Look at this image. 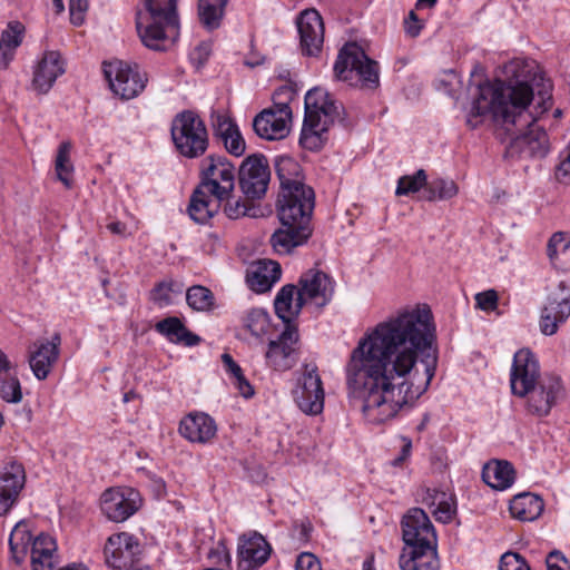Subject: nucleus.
Wrapping results in <instances>:
<instances>
[{
  "mask_svg": "<svg viewBox=\"0 0 570 570\" xmlns=\"http://www.w3.org/2000/svg\"><path fill=\"white\" fill-rule=\"evenodd\" d=\"M438 365L436 330L426 305L406 308L360 338L345 365L350 399L368 423L382 424L423 395Z\"/></svg>",
  "mask_w": 570,
  "mask_h": 570,
  "instance_id": "f257e3e1",
  "label": "nucleus"
},
{
  "mask_svg": "<svg viewBox=\"0 0 570 570\" xmlns=\"http://www.w3.org/2000/svg\"><path fill=\"white\" fill-rule=\"evenodd\" d=\"M538 66L534 60L513 59L504 66L505 80L478 85V95L466 115V125L476 128L488 114L499 136H504L515 126H525L531 120L528 106L533 98L531 83L537 80Z\"/></svg>",
  "mask_w": 570,
  "mask_h": 570,
  "instance_id": "f03ea898",
  "label": "nucleus"
},
{
  "mask_svg": "<svg viewBox=\"0 0 570 570\" xmlns=\"http://www.w3.org/2000/svg\"><path fill=\"white\" fill-rule=\"evenodd\" d=\"M136 14V29L145 47L165 51L178 36L177 0H144Z\"/></svg>",
  "mask_w": 570,
  "mask_h": 570,
  "instance_id": "7ed1b4c3",
  "label": "nucleus"
},
{
  "mask_svg": "<svg viewBox=\"0 0 570 570\" xmlns=\"http://www.w3.org/2000/svg\"><path fill=\"white\" fill-rule=\"evenodd\" d=\"M344 108L328 92L313 88L305 96V117L299 144L308 150L321 149L327 140L328 128L335 121H344L341 117Z\"/></svg>",
  "mask_w": 570,
  "mask_h": 570,
  "instance_id": "20e7f679",
  "label": "nucleus"
},
{
  "mask_svg": "<svg viewBox=\"0 0 570 570\" xmlns=\"http://www.w3.org/2000/svg\"><path fill=\"white\" fill-rule=\"evenodd\" d=\"M337 79L375 89L380 85L379 65L370 59L356 43L345 45L338 52L334 65Z\"/></svg>",
  "mask_w": 570,
  "mask_h": 570,
  "instance_id": "39448f33",
  "label": "nucleus"
},
{
  "mask_svg": "<svg viewBox=\"0 0 570 570\" xmlns=\"http://www.w3.org/2000/svg\"><path fill=\"white\" fill-rule=\"evenodd\" d=\"M170 134L177 151L186 158H198L208 148L206 125L193 110H184L174 117Z\"/></svg>",
  "mask_w": 570,
  "mask_h": 570,
  "instance_id": "423d86ee",
  "label": "nucleus"
},
{
  "mask_svg": "<svg viewBox=\"0 0 570 570\" xmlns=\"http://www.w3.org/2000/svg\"><path fill=\"white\" fill-rule=\"evenodd\" d=\"M493 129L498 139L508 142L505 154L509 157L543 158L549 151L548 135L532 115L529 124L515 126L504 136H499L494 125Z\"/></svg>",
  "mask_w": 570,
  "mask_h": 570,
  "instance_id": "0eeeda50",
  "label": "nucleus"
},
{
  "mask_svg": "<svg viewBox=\"0 0 570 570\" xmlns=\"http://www.w3.org/2000/svg\"><path fill=\"white\" fill-rule=\"evenodd\" d=\"M236 168L225 157L209 155L202 161L199 187L219 202L228 199L235 188Z\"/></svg>",
  "mask_w": 570,
  "mask_h": 570,
  "instance_id": "6e6552de",
  "label": "nucleus"
},
{
  "mask_svg": "<svg viewBox=\"0 0 570 570\" xmlns=\"http://www.w3.org/2000/svg\"><path fill=\"white\" fill-rule=\"evenodd\" d=\"M104 73L111 91L120 99L129 100L146 88L148 77L136 62L115 60L104 63Z\"/></svg>",
  "mask_w": 570,
  "mask_h": 570,
  "instance_id": "1a4fd4ad",
  "label": "nucleus"
},
{
  "mask_svg": "<svg viewBox=\"0 0 570 570\" xmlns=\"http://www.w3.org/2000/svg\"><path fill=\"white\" fill-rule=\"evenodd\" d=\"M315 205V194L309 186H293L279 191L277 209L282 225L296 224L309 227Z\"/></svg>",
  "mask_w": 570,
  "mask_h": 570,
  "instance_id": "9d476101",
  "label": "nucleus"
},
{
  "mask_svg": "<svg viewBox=\"0 0 570 570\" xmlns=\"http://www.w3.org/2000/svg\"><path fill=\"white\" fill-rule=\"evenodd\" d=\"M570 316V285L560 281L549 287L547 303L541 311L540 330L544 335L557 333Z\"/></svg>",
  "mask_w": 570,
  "mask_h": 570,
  "instance_id": "9b49d317",
  "label": "nucleus"
},
{
  "mask_svg": "<svg viewBox=\"0 0 570 570\" xmlns=\"http://www.w3.org/2000/svg\"><path fill=\"white\" fill-rule=\"evenodd\" d=\"M268 161L263 155L248 156L238 169L239 186L247 199H261L269 184Z\"/></svg>",
  "mask_w": 570,
  "mask_h": 570,
  "instance_id": "f8f14e48",
  "label": "nucleus"
},
{
  "mask_svg": "<svg viewBox=\"0 0 570 570\" xmlns=\"http://www.w3.org/2000/svg\"><path fill=\"white\" fill-rule=\"evenodd\" d=\"M140 505V494L132 488H110L100 498L101 512L112 522L126 521L139 510Z\"/></svg>",
  "mask_w": 570,
  "mask_h": 570,
  "instance_id": "ddd939ff",
  "label": "nucleus"
},
{
  "mask_svg": "<svg viewBox=\"0 0 570 570\" xmlns=\"http://www.w3.org/2000/svg\"><path fill=\"white\" fill-rule=\"evenodd\" d=\"M525 397L527 411L532 415L543 417L549 415L552 407L564 397V389L558 376L546 375L529 389Z\"/></svg>",
  "mask_w": 570,
  "mask_h": 570,
  "instance_id": "4468645a",
  "label": "nucleus"
},
{
  "mask_svg": "<svg viewBox=\"0 0 570 570\" xmlns=\"http://www.w3.org/2000/svg\"><path fill=\"white\" fill-rule=\"evenodd\" d=\"M297 406L306 414L316 415L324 407V390L315 365H306L294 391Z\"/></svg>",
  "mask_w": 570,
  "mask_h": 570,
  "instance_id": "2eb2a0df",
  "label": "nucleus"
},
{
  "mask_svg": "<svg viewBox=\"0 0 570 570\" xmlns=\"http://www.w3.org/2000/svg\"><path fill=\"white\" fill-rule=\"evenodd\" d=\"M543 376L534 354L522 348L514 354L511 368V391L514 395L525 397L529 389L533 387Z\"/></svg>",
  "mask_w": 570,
  "mask_h": 570,
  "instance_id": "dca6fc26",
  "label": "nucleus"
},
{
  "mask_svg": "<svg viewBox=\"0 0 570 570\" xmlns=\"http://www.w3.org/2000/svg\"><path fill=\"white\" fill-rule=\"evenodd\" d=\"M298 338V331L295 325L285 326L277 340H272L268 343V348L265 353L267 365L276 371L292 368L297 360L296 345Z\"/></svg>",
  "mask_w": 570,
  "mask_h": 570,
  "instance_id": "f3484780",
  "label": "nucleus"
},
{
  "mask_svg": "<svg viewBox=\"0 0 570 570\" xmlns=\"http://www.w3.org/2000/svg\"><path fill=\"white\" fill-rule=\"evenodd\" d=\"M298 286L301 302L324 307L334 295L335 283L326 273L320 269H308L299 277Z\"/></svg>",
  "mask_w": 570,
  "mask_h": 570,
  "instance_id": "a211bd4d",
  "label": "nucleus"
},
{
  "mask_svg": "<svg viewBox=\"0 0 570 570\" xmlns=\"http://www.w3.org/2000/svg\"><path fill=\"white\" fill-rule=\"evenodd\" d=\"M402 534L406 547L436 544V534L428 514L420 508L411 509L402 520Z\"/></svg>",
  "mask_w": 570,
  "mask_h": 570,
  "instance_id": "6ab92c4d",
  "label": "nucleus"
},
{
  "mask_svg": "<svg viewBox=\"0 0 570 570\" xmlns=\"http://www.w3.org/2000/svg\"><path fill=\"white\" fill-rule=\"evenodd\" d=\"M26 484V470L17 461L3 466L0 473V515H4L18 502Z\"/></svg>",
  "mask_w": 570,
  "mask_h": 570,
  "instance_id": "aec40b11",
  "label": "nucleus"
},
{
  "mask_svg": "<svg viewBox=\"0 0 570 570\" xmlns=\"http://www.w3.org/2000/svg\"><path fill=\"white\" fill-rule=\"evenodd\" d=\"M297 29L303 53L317 56L324 42V23L321 14L314 9L303 11L297 19Z\"/></svg>",
  "mask_w": 570,
  "mask_h": 570,
  "instance_id": "412c9836",
  "label": "nucleus"
},
{
  "mask_svg": "<svg viewBox=\"0 0 570 570\" xmlns=\"http://www.w3.org/2000/svg\"><path fill=\"white\" fill-rule=\"evenodd\" d=\"M138 552L137 540L127 532L112 534L105 546L106 562L116 570L129 568Z\"/></svg>",
  "mask_w": 570,
  "mask_h": 570,
  "instance_id": "4be33fe9",
  "label": "nucleus"
},
{
  "mask_svg": "<svg viewBox=\"0 0 570 570\" xmlns=\"http://www.w3.org/2000/svg\"><path fill=\"white\" fill-rule=\"evenodd\" d=\"M65 71L61 55L55 50L46 51L33 67L32 89L40 95L47 94Z\"/></svg>",
  "mask_w": 570,
  "mask_h": 570,
  "instance_id": "5701e85b",
  "label": "nucleus"
},
{
  "mask_svg": "<svg viewBox=\"0 0 570 570\" xmlns=\"http://www.w3.org/2000/svg\"><path fill=\"white\" fill-rule=\"evenodd\" d=\"M210 121L214 135L224 144L226 150L233 156L240 157L246 145L234 120L225 112L213 110Z\"/></svg>",
  "mask_w": 570,
  "mask_h": 570,
  "instance_id": "b1692460",
  "label": "nucleus"
},
{
  "mask_svg": "<svg viewBox=\"0 0 570 570\" xmlns=\"http://www.w3.org/2000/svg\"><path fill=\"white\" fill-rule=\"evenodd\" d=\"M59 335H55L52 341L37 342L33 350L30 351L29 364L32 373L38 380L48 377L53 364L59 356Z\"/></svg>",
  "mask_w": 570,
  "mask_h": 570,
  "instance_id": "393cba45",
  "label": "nucleus"
},
{
  "mask_svg": "<svg viewBox=\"0 0 570 570\" xmlns=\"http://www.w3.org/2000/svg\"><path fill=\"white\" fill-rule=\"evenodd\" d=\"M217 432V426L212 416L203 412L189 413L179 424V433L183 438L195 443H207Z\"/></svg>",
  "mask_w": 570,
  "mask_h": 570,
  "instance_id": "a878e982",
  "label": "nucleus"
},
{
  "mask_svg": "<svg viewBox=\"0 0 570 570\" xmlns=\"http://www.w3.org/2000/svg\"><path fill=\"white\" fill-rule=\"evenodd\" d=\"M269 553V544L263 535L254 533L248 538L243 537L238 544L239 568L254 570L267 561Z\"/></svg>",
  "mask_w": 570,
  "mask_h": 570,
  "instance_id": "bb28decb",
  "label": "nucleus"
},
{
  "mask_svg": "<svg viewBox=\"0 0 570 570\" xmlns=\"http://www.w3.org/2000/svg\"><path fill=\"white\" fill-rule=\"evenodd\" d=\"M399 564L402 570H439L436 544L405 547Z\"/></svg>",
  "mask_w": 570,
  "mask_h": 570,
  "instance_id": "cd10ccee",
  "label": "nucleus"
},
{
  "mask_svg": "<svg viewBox=\"0 0 570 570\" xmlns=\"http://www.w3.org/2000/svg\"><path fill=\"white\" fill-rule=\"evenodd\" d=\"M281 265L274 261H258L246 274V282L256 293H265L281 278Z\"/></svg>",
  "mask_w": 570,
  "mask_h": 570,
  "instance_id": "c85d7f7f",
  "label": "nucleus"
},
{
  "mask_svg": "<svg viewBox=\"0 0 570 570\" xmlns=\"http://www.w3.org/2000/svg\"><path fill=\"white\" fill-rule=\"evenodd\" d=\"M291 121L272 110H263L254 118L253 128L261 138L278 140L288 135Z\"/></svg>",
  "mask_w": 570,
  "mask_h": 570,
  "instance_id": "c756f323",
  "label": "nucleus"
},
{
  "mask_svg": "<svg viewBox=\"0 0 570 570\" xmlns=\"http://www.w3.org/2000/svg\"><path fill=\"white\" fill-rule=\"evenodd\" d=\"M311 235V229L304 225L286 224L271 237V244L279 254H289L293 248L304 244Z\"/></svg>",
  "mask_w": 570,
  "mask_h": 570,
  "instance_id": "7c9ffc66",
  "label": "nucleus"
},
{
  "mask_svg": "<svg viewBox=\"0 0 570 570\" xmlns=\"http://www.w3.org/2000/svg\"><path fill=\"white\" fill-rule=\"evenodd\" d=\"M304 305L299 301L298 289L292 284L283 286L274 301L275 313L285 326L293 325V320L298 316Z\"/></svg>",
  "mask_w": 570,
  "mask_h": 570,
  "instance_id": "2f4dec72",
  "label": "nucleus"
},
{
  "mask_svg": "<svg viewBox=\"0 0 570 570\" xmlns=\"http://www.w3.org/2000/svg\"><path fill=\"white\" fill-rule=\"evenodd\" d=\"M220 203L212 199L210 194L198 186L190 197L188 214L194 222L206 224L217 213Z\"/></svg>",
  "mask_w": 570,
  "mask_h": 570,
  "instance_id": "473e14b6",
  "label": "nucleus"
},
{
  "mask_svg": "<svg viewBox=\"0 0 570 570\" xmlns=\"http://www.w3.org/2000/svg\"><path fill=\"white\" fill-rule=\"evenodd\" d=\"M543 500L532 493L517 494L510 502V513L520 521H534L543 512Z\"/></svg>",
  "mask_w": 570,
  "mask_h": 570,
  "instance_id": "72a5a7b5",
  "label": "nucleus"
},
{
  "mask_svg": "<svg viewBox=\"0 0 570 570\" xmlns=\"http://www.w3.org/2000/svg\"><path fill=\"white\" fill-rule=\"evenodd\" d=\"M482 479L495 490H505L514 481V470L508 461L493 460L483 466Z\"/></svg>",
  "mask_w": 570,
  "mask_h": 570,
  "instance_id": "f704fd0d",
  "label": "nucleus"
},
{
  "mask_svg": "<svg viewBox=\"0 0 570 570\" xmlns=\"http://www.w3.org/2000/svg\"><path fill=\"white\" fill-rule=\"evenodd\" d=\"M155 327L158 333L174 343L195 346L200 342V337L190 332L178 317H167L158 322Z\"/></svg>",
  "mask_w": 570,
  "mask_h": 570,
  "instance_id": "c9c22d12",
  "label": "nucleus"
},
{
  "mask_svg": "<svg viewBox=\"0 0 570 570\" xmlns=\"http://www.w3.org/2000/svg\"><path fill=\"white\" fill-rule=\"evenodd\" d=\"M275 171L279 179L281 190L293 186H306L303 183L301 165L291 156H277L274 161Z\"/></svg>",
  "mask_w": 570,
  "mask_h": 570,
  "instance_id": "e433bc0d",
  "label": "nucleus"
},
{
  "mask_svg": "<svg viewBox=\"0 0 570 570\" xmlns=\"http://www.w3.org/2000/svg\"><path fill=\"white\" fill-rule=\"evenodd\" d=\"M36 538L32 540V535L27 522L20 521L12 529L9 538V547L12 559L17 564L23 562L28 553V548L30 544H33Z\"/></svg>",
  "mask_w": 570,
  "mask_h": 570,
  "instance_id": "4c0bfd02",
  "label": "nucleus"
},
{
  "mask_svg": "<svg viewBox=\"0 0 570 570\" xmlns=\"http://www.w3.org/2000/svg\"><path fill=\"white\" fill-rule=\"evenodd\" d=\"M547 253L556 267L570 269V238L567 240L564 233L558 232L551 236Z\"/></svg>",
  "mask_w": 570,
  "mask_h": 570,
  "instance_id": "58836bf2",
  "label": "nucleus"
},
{
  "mask_svg": "<svg viewBox=\"0 0 570 570\" xmlns=\"http://www.w3.org/2000/svg\"><path fill=\"white\" fill-rule=\"evenodd\" d=\"M186 303L196 312H212L216 308L214 293L203 285H193L186 291Z\"/></svg>",
  "mask_w": 570,
  "mask_h": 570,
  "instance_id": "ea45409f",
  "label": "nucleus"
},
{
  "mask_svg": "<svg viewBox=\"0 0 570 570\" xmlns=\"http://www.w3.org/2000/svg\"><path fill=\"white\" fill-rule=\"evenodd\" d=\"M228 0H198V14L207 29H216L224 17Z\"/></svg>",
  "mask_w": 570,
  "mask_h": 570,
  "instance_id": "a19ab883",
  "label": "nucleus"
},
{
  "mask_svg": "<svg viewBox=\"0 0 570 570\" xmlns=\"http://www.w3.org/2000/svg\"><path fill=\"white\" fill-rule=\"evenodd\" d=\"M71 144L63 141L59 145L55 160V170L57 178L65 185L66 188H71L73 185V165L70 159Z\"/></svg>",
  "mask_w": 570,
  "mask_h": 570,
  "instance_id": "79ce46f5",
  "label": "nucleus"
},
{
  "mask_svg": "<svg viewBox=\"0 0 570 570\" xmlns=\"http://www.w3.org/2000/svg\"><path fill=\"white\" fill-rule=\"evenodd\" d=\"M432 504L435 505L433 515L442 523H450L456 514V502L451 494L438 492Z\"/></svg>",
  "mask_w": 570,
  "mask_h": 570,
  "instance_id": "37998d69",
  "label": "nucleus"
},
{
  "mask_svg": "<svg viewBox=\"0 0 570 570\" xmlns=\"http://www.w3.org/2000/svg\"><path fill=\"white\" fill-rule=\"evenodd\" d=\"M183 286L173 279L157 283L149 293V299L159 307H166L173 303L171 293H181Z\"/></svg>",
  "mask_w": 570,
  "mask_h": 570,
  "instance_id": "c03bdc74",
  "label": "nucleus"
},
{
  "mask_svg": "<svg viewBox=\"0 0 570 570\" xmlns=\"http://www.w3.org/2000/svg\"><path fill=\"white\" fill-rule=\"evenodd\" d=\"M458 194V186L453 180L438 178L431 181L426 188L424 198L429 202L436 199H450Z\"/></svg>",
  "mask_w": 570,
  "mask_h": 570,
  "instance_id": "a18cd8bd",
  "label": "nucleus"
},
{
  "mask_svg": "<svg viewBox=\"0 0 570 570\" xmlns=\"http://www.w3.org/2000/svg\"><path fill=\"white\" fill-rule=\"evenodd\" d=\"M244 325L252 335L259 337L269 328V316L262 308H252L244 317Z\"/></svg>",
  "mask_w": 570,
  "mask_h": 570,
  "instance_id": "49530a36",
  "label": "nucleus"
},
{
  "mask_svg": "<svg viewBox=\"0 0 570 570\" xmlns=\"http://www.w3.org/2000/svg\"><path fill=\"white\" fill-rule=\"evenodd\" d=\"M425 170L419 169L414 175H405L399 178L395 194L397 196L410 195L419 191L426 185Z\"/></svg>",
  "mask_w": 570,
  "mask_h": 570,
  "instance_id": "de8ad7c7",
  "label": "nucleus"
},
{
  "mask_svg": "<svg viewBox=\"0 0 570 570\" xmlns=\"http://www.w3.org/2000/svg\"><path fill=\"white\" fill-rule=\"evenodd\" d=\"M0 397L8 403H20L22 400V390L17 376L0 379Z\"/></svg>",
  "mask_w": 570,
  "mask_h": 570,
  "instance_id": "09e8293b",
  "label": "nucleus"
},
{
  "mask_svg": "<svg viewBox=\"0 0 570 570\" xmlns=\"http://www.w3.org/2000/svg\"><path fill=\"white\" fill-rule=\"evenodd\" d=\"M24 27L19 21H12L7 29L2 31L0 37V46L17 50L23 38Z\"/></svg>",
  "mask_w": 570,
  "mask_h": 570,
  "instance_id": "8fccbe9b",
  "label": "nucleus"
},
{
  "mask_svg": "<svg viewBox=\"0 0 570 570\" xmlns=\"http://www.w3.org/2000/svg\"><path fill=\"white\" fill-rule=\"evenodd\" d=\"M499 570H530V567L521 554L508 551L500 559Z\"/></svg>",
  "mask_w": 570,
  "mask_h": 570,
  "instance_id": "3c124183",
  "label": "nucleus"
},
{
  "mask_svg": "<svg viewBox=\"0 0 570 570\" xmlns=\"http://www.w3.org/2000/svg\"><path fill=\"white\" fill-rule=\"evenodd\" d=\"M556 179L564 185H570V144L560 154V163L556 167Z\"/></svg>",
  "mask_w": 570,
  "mask_h": 570,
  "instance_id": "603ef678",
  "label": "nucleus"
},
{
  "mask_svg": "<svg viewBox=\"0 0 570 570\" xmlns=\"http://www.w3.org/2000/svg\"><path fill=\"white\" fill-rule=\"evenodd\" d=\"M476 307L490 312L498 307V293L494 289H488L475 295Z\"/></svg>",
  "mask_w": 570,
  "mask_h": 570,
  "instance_id": "864d4df0",
  "label": "nucleus"
},
{
  "mask_svg": "<svg viewBox=\"0 0 570 570\" xmlns=\"http://www.w3.org/2000/svg\"><path fill=\"white\" fill-rule=\"evenodd\" d=\"M225 200L227 203L225 205L224 210H225L227 217H229L232 219H237L242 216L248 215V212L250 208L242 199H233L232 200L229 197L228 199H225Z\"/></svg>",
  "mask_w": 570,
  "mask_h": 570,
  "instance_id": "5fc2aeb1",
  "label": "nucleus"
},
{
  "mask_svg": "<svg viewBox=\"0 0 570 570\" xmlns=\"http://www.w3.org/2000/svg\"><path fill=\"white\" fill-rule=\"evenodd\" d=\"M88 9L87 0H69L70 21L75 26H80L85 20V13Z\"/></svg>",
  "mask_w": 570,
  "mask_h": 570,
  "instance_id": "6e6d98bb",
  "label": "nucleus"
},
{
  "mask_svg": "<svg viewBox=\"0 0 570 570\" xmlns=\"http://www.w3.org/2000/svg\"><path fill=\"white\" fill-rule=\"evenodd\" d=\"M208 559L213 564L229 566L232 561L230 554L223 542H218V544L208 552Z\"/></svg>",
  "mask_w": 570,
  "mask_h": 570,
  "instance_id": "4d7b16f0",
  "label": "nucleus"
},
{
  "mask_svg": "<svg viewBox=\"0 0 570 570\" xmlns=\"http://www.w3.org/2000/svg\"><path fill=\"white\" fill-rule=\"evenodd\" d=\"M295 567L296 570H322L318 559L309 552L301 553Z\"/></svg>",
  "mask_w": 570,
  "mask_h": 570,
  "instance_id": "13d9d810",
  "label": "nucleus"
},
{
  "mask_svg": "<svg viewBox=\"0 0 570 570\" xmlns=\"http://www.w3.org/2000/svg\"><path fill=\"white\" fill-rule=\"evenodd\" d=\"M546 563L548 570H569L567 559L559 551L550 552Z\"/></svg>",
  "mask_w": 570,
  "mask_h": 570,
  "instance_id": "bf43d9fd",
  "label": "nucleus"
},
{
  "mask_svg": "<svg viewBox=\"0 0 570 570\" xmlns=\"http://www.w3.org/2000/svg\"><path fill=\"white\" fill-rule=\"evenodd\" d=\"M232 383L238 390L242 396L249 399L254 395V389L244 374H240L234 379H232Z\"/></svg>",
  "mask_w": 570,
  "mask_h": 570,
  "instance_id": "052dcab7",
  "label": "nucleus"
},
{
  "mask_svg": "<svg viewBox=\"0 0 570 570\" xmlns=\"http://www.w3.org/2000/svg\"><path fill=\"white\" fill-rule=\"evenodd\" d=\"M222 362L226 372L229 374L230 380L243 374V370L240 366L233 360V357L228 353H224L222 355Z\"/></svg>",
  "mask_w": 570,
  "mask_h": 570,
  "instance_id": "680f3d73",
  "label": "nucleus"
},
{
  "mask_svg": "<svg viewBox=\"0 0 570 570\" xmlns=\"http://www.w3.org/2000/svg\"><path fill=\"white\" fill-rule=\"evenodd\" d=\"M422 29L419 23L417 16L414 11H410L407 19L405 20V30L411 37H416Z\"/></svg>",
  "mask_w": 570,
  "mask_h": 570,
  "instance_id": "e2e57ef3",
  "label": "nucleus"
},
{
  "mask_svg": "<svg viewBox=\"0 0 570 570\" xmlns=\"http://www.w3.org/2000/svg\"><path fill=\"white\" fill-rule=\"evenodd\" d=\"M402 449L397 458L392 461L394 466L401 465L411 454L412 441L409 438L402 436Z\"/></svg>",
  "mask_w": 570,
  "mask_h": 570,
  "instance_id": "0e129e2a",
  "label": "nucleus"
},
{
  "mask_svg": "<svg viewBox=\"0 0 570 570\" xmlns=\"http://www.w3.org/2000/svg\"><path fill=\"white\" fill-rule=\"evenodd\" d=\"M289 102L291 101H273V106L271 108H267L266 110H272L275 114L292 120V109L289 107Z\"/></svg>",
  "mask_w": 570,
  "mask_h": 570,
  "instance_id": "69168bd1",
  "label": "nucleus"
},
{
  "mask_svg": "<svg viewBox=\"0 0 570 570\" xmlns=\"http://www.w3.org/2000/svg\"><path fill=\"white\" fill-rule=\"evenodd\" d=\"M295 92L289 86H282L273 94V101H292Z\"/></svg>",
  "mask_w": 570,
  "mask_h": 570,
  "instance_id": "338daca9",
  "label": "nucleus"
},
{
  "mask_svg": "<svg viewBox=\"0 0 570 570\" xmlns=\"http://www.w3.org/2000/svg\"><path fill=\"white\" fill-rule=\"evenodd\" d=\"M14 50L0 46V69H7L14 57Z\"/></svg>",
  "mask_w": 570,
  "mask_h": 570,
  "instance_id": "774afa93",
  "label": "nucleus"
}]
</instances>
